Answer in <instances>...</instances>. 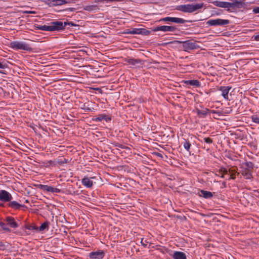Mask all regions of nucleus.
<instances>
[{
	"label": "nucleus",
	"mask_w": 259,
	"mask_h": 259,
	"mask_svg": "<svg viewBox=\"0 0 259 259\" xmlns=\"http://www.w3.org/2000/svg\"><path fill=\"white\" fill-rule=\"evenodd\" d=\"M104 256L105 253L101 250L92 251L89 254V257L91 259H102Z\"/></svg>",
	"instance_id": "9d476101"
},
{
	"label": "nucleus",
	"mask_w": 259,
	"mask_h": 259,
	"mask_svg": "<svg viewBox=\"0 0 259 259\" xmlns=\"http://www.w3.org/2000/svg\"><path fill=\"white\" fill-rule=\"evenodd\" d=\"M175 30V28L173 26H166V25H162V26H157L153 28L152 30L153 31H161L163 32H173Z\"/></svg>",
	"instance_id": "1a4fd4ad"
},
{
	"label": "nucleus",
	"mask_w": 259,
	"mask_h": 259,
	"mask_svg": "<svg viewBox=\"0 0 259 259\" xmlns=\"http://www.w3.org/2000/svg\"><path fill=\"white\" fill-rule=\"evenodd\" d=\"M252 12L254 14L259 13V7L254 8L252 10Z\"/></svg>",
	"instance_id": "58836bf2"
},
{
	"label": "nucleus",
	"mask_w": 259,
	"mask_h": 259,
	"mask_svg": "<svg viewBox=\"0 0 259 259\" xmlns=\"http://www.w3.org/2000/svg\"><path fill=\"white\" fill-rule=\"evenodd\" d=\"M10 47L15 50H21L31 52L33 49L30 45L23 41H13L10 42Z\"/></svg>",
	"instance_id": "f03ea898"
},
{
	"label": "nucleus",
	"mask_w": 259,
	"mask_h": 259,
	"mask_svg": "<svg viewBox=\"0 0 259 259\" xmlns=\"http://www.w3.org/2000/svg\"><path fill=\"white\" fill-rule=\"evenodd\" d=\"M76 26L72 22H61L59 21H54L49 23L48 25H38L36 27L38 30L46 31H61L65 29L66 26Z\"/></svg>",
	"instance_id": "f257e3e1"
},
{
	"label": "nucleus",
	"mask_w": 259,
	"mask_h": 259,
	"mask_svg": "<svg viewBox=\"0 0 259 259\" xmlns=\"http://www.w3.org/2000/svg\"><path fill=\"white\" fill-rule=\"evenodd\" d=\"M61 191V190L57 188H55L53 186L51 187V192L52 193H60Z\"/></svg>",
	"instance_id": "c9c22d12"
},
{
	"label": "nucleus",
	"mask_w": 259,
	"mask_h": 259,
	"mask_svg": "<svg viewBox=\"0 0 259 259\" xmlns=\"http://www.w3.org/2000/svg\"><path fill=\"white\" fill-rule=\"evenodd\" d=\"M8 202L9 203L7 204V206L14 210L20 209L22 207L24 206L23 205L20 204L19 202L16 201H12V200H10Z\"/></svg>",
	"instance_id": "2eb2a0df"
},
{
	"label": "nucleus",
	"mask_w": 259,
	"mask_h": 259,
	"mask_svg": "<svg viewBox=\"0 0 259 259\" xmlns=\"http://www.w3.org/2000/svg\"><path fill=\"white\" fill-rule=\"evenodd\" d=\"M50 225V222L46 221L43 223L41 226L38 228V231H42L45 229L48 230L49 226Z\"/></svg>",
	"instance_id": "bb28decb"
},
{
	"label": "nucleus",
	"mask_w": 259,
	"mask_h": 259,
	"mask_svg": "<svg viewBox=\"0 0 259 259\" xmlns=\"http://www.w3.org/2000/svg\"><path fill=\"white\" fill-rule=\"evenodd\" d=\"M116 146H118V145H116ZM118 147H121V145H119V146H118Z\"/></svg>",
	"instance_id": "8fccbe9b"
},
{
	"label": "nucleus",
	"mask_w": 259,
	"mask_h": 259,
	"mask_svg": "<svg viewBox=\"0 0 259 259\" xmlns=\"http://www.w3.org/2000/svg\"><path fill=\"white\" fill-rule=\"evenodd\" d=\"M7 65L6 64H4L1 62H0V68L1 69H4L6 68Z\"/></svg>",
	"instance_id": "a19ab883"
},
{
	"label": "nucleus",
	"mask_w": 259,
	"mask_h": 259,
	"mask_svg": "<svg viewBox=\"0 0 259 259\" xmlns=\"http://www.w3.org/2000/svg\"><path fill=\"white\" fill-rule=\"evenodd\" d=\"M227 170V175L229 177L227 179V180L230 181L231 180H235L236 178V176L239 175V172L237 171V168L235 166H228L226 167Z\"/></svg>",
	"instance_id": "39448f33"
},
{
	"label": "nucleus",
	"mask_w": 259,
	"mask_h": 259,
	"mask_svg": "<svg viewBox=\"0 0 259 259\" xmlns=\"http://www.w3.org/2000/svg\"><path fill=\"white\" fill-rule=\"evenodd\" d=\"M182 43L183 50L186 52H189L190 50L197 49L199 48V46L196 42L191 40L184 41Z\"/></svg>",
	"instance_id": "20e7f679"
},
{
	"label": "nucleus",
	"mask_w": 259,
	"mask_h": 259,
	"mask_svg": "<svg viewBox=\"0 0 259 259\" xmlns=\"http://www.w3.org/2000/svg\"><path fill=\"white\" fill-rule=\"evenodd\" d=\"M198 195L205 199L211 198L213 197V194L211 192L203 190H200Z\"/></svg>",
	"instance_id": "aec40b11"
},
{
	"label": "nucleus",
	"mask_w": 259,
	"mask_h": 259,
	"mask_svg": "<svg viewBox=\"0 0 259 259\" xmlns=\"http://www.w3.org/2000/svg\"><path fill=\"white\" fill-rule=\"evenodd\" d=\"M149 33V31L147 30L145 28H133L132 30V34H148Z\"/></svg>",
	"instance_id": "412c9836"
},
{
	"label": "nucleus",
	"mask_w": 259,
	"mask_h": 259,
	"mask_svg": "<svg viewBox=\"0 0 259 259\" xmlns=\"http://www.w3.org/2000/svg\"><path fill=\"white\" fill-rule=\"evenodd\" d=\"M198 115H200V114L206 115V112H202V111H201L199 110L198 111Z\"/></svg>",
	"instance_id": "c03bdc74"
},
{
	"label": "nucleus",
	"mask_w": 259,
	"mask_h": 259,
	"mask_svg": "<svg viewBox=\"0 0 259 259\" xmlns=\"http://www.w3.org/2000/svg\"><path fill=\"white\" fill-rule=\"evenodd\" d=\"M203 6V3L191 4L178 6L177 8L178 10L184 12H193L201 9Z\"/></svg>",
	"instance_id": "7ed1b4c3"
},
{
	"label": "nucleus",
	"mask_w": 259,
	"mask_h": 259,
	"mask_svg": "<svg viewBox=\"0 0 259 259\" xmlns=\"http://www.w3.org/2000/svg\"><path fill=\"white\" fill-rule=\"evenodd\" d=\"M6 221L8 224L12 228H16L18 226L17 222L15 221L14 218L12 217H7Z\"/></svg>",
	"instance_id": "b1692460"
},
{
	"label": "nucleus",
	"mask_w": 259,
	"mask_h": 259,
	"mask_svg": "<svg viewBox=\"0 0 259 259\" xmlns=\"http://www.w3.org/2000/svg\"><path fill=\"white\" fill-rule=\"evenodd\" d=\"M4 244L3 242L2 241H0V247H4Z\"/></svg>",
	"instance_id": "49530a36"
},
{
	"label": "nucleus",
	"mask_w": 259,
	"mask_h": 259,
	"mask_svg": "<svg viewBox=\"0 0 259 259\" xmlns=\"http://www.w3.org/2000/svg\"><path fill=\"white\" fill-rule=\"evenodd\" d=\"M204 141L205 142H206L207 144H211L212 143V140L209 137L204 138Z\"/></svg>",
	"instance_id": "e433bc0d"
},
{
	"label": "nucleus",
	"mask_w": 259,
	"mask_h": 259,
	"mask_svg": "<svg viewBox=\"0 0 259 259\" xmlns=\"http://www.w3.org/2000/svg\"><path fill=\"white\" fill-rule=\"evenodd\" d=\"M159 22L164 21V22H172L177 23H184L185 22V20L178 17H164L162 19H161L159 20Z\"/></svg>",
	"instance_id": "9b49d317"
},
{
	"label": "nucleus",
	"mask_w": 259,
	"mask_h": 259,
	"mask_svg": "<svg viewBox=\"0 0 259 259\" xmlns=\"http://www.w3.org/2000/svg\"><path fill=\"white\" fill-rule=\"evenodd\" d=\"M230 23V21L227 19H217L210 20L207 22V24L210 26H225Z\"/></svg>",
	"instance_id": "423d86ee"
},
{
	"label": "nucleus",
	"mask_w": 259,
	"mask_h": 259,
	"mask_svg": "<svg viewBox=\"0 0 259 259\" xmlns=\"http://www.w3.org/2000/svg\"><path fill=\"white\" fill-rule=\"evenodd\" d=\"M62 0H47L46 3L50 7L58 6L64 5Z\"/></svg>",
	"instance_id": "f3484780"
},
{
	"label": "nucleus",
	"mask_w": 259,
	"mask_h": 259,
	"mask_svg": "<svg viewBox=\"0 0 259 259\" xmlns=\"http://www.w3.org/2000/svg\"><path fill=\"white\" fill-rule=\"evenodd\" d=\"M241 165L242 166V167H246V169L248 168L251 171L253 167V164L251 162H246L243 163Z\"/></svg>",
	"instance_id": "cd10ccee"
},
{
	"label": "nucleus",
	"mask_w": 259,
	"mask_h": 259,
	"mask_svg": "<svg viewBox=\"0 0 259 259\" xmlns=\"http://www.w3.org/2000/svg\"><path fill=\"white\" fill-rule=\"evenodd\" d=\"M21 13H22L23 14H35V11H23Z\"/></svg>",
	"instance_id": "4c0bfd02"
},
{
	"label": "nucleus",
	"mask_w": 259,
	"mask_h": 259,
	"mask_svg": "<svg viewBox=\"0 0 259 259\" xmlns=\"http://www.w3.org/2000/svg\"><path fill=\"white\" fill-rule=\"evenodd\" d=\"M123 0H96V2L98 3H102L104 2H121Z\"/></svg>",
	"instance_id": "f704fd0d"
},
{
	"label": "nucleus",
	"mask_w": 259,
	"mask_h": 259,
	"mask_svg": "<svg viewBox=\"0 0 259 259\" xmlns=\"http://www.w3.org/2000/svg\"><path fill=\"white\" fill-rule=\"evenodd\" d=\"M231 88L229 86H221L219 88V90L222 92V96L225 100H229L228 94Z\"/></svg>",
	"instance_id": "f8f14e48"
},
{
	"label": "nucleus",
	"mask_w": 259,
	"mask_h": 259,
	"mask_svg": "<svg viewBox=\"0 0 259 259\" xmlns=\"http://www.w3.org/2000/svg\"><path fill=\"white\" fill-rule=\"evenodd\" d=\"M183 82L186 85H189L195 87H200L201 83L198 80H183Z\"/></svg>",
	"instance_id": "6ab92c4d"
},
{
	"label": "nucleus",
	"mask_w": 259,
	"mask_h": 259,
	"mask_svg": "<svg viewBox=\"0 0 259 259\" xmlns=\"http://www.w3.org/2000/svg\"><path fill=\"white\" fill-rule=\"evenodd\" d=\"M13 199L12 195L5 190H0V201L3 202H8Z\"/></svg>",
	"instance_id": "0eeeda50"
},
{
	"label": "nucleus",
	"mask_w": 259,
	"mask_h": 259,
	"mask_svg": "<svg viewBox=\"0 0 259 259\" xmlns=\"http://www.w3.org/2000/svg\"><path fill=\"white\" fill-rule=\"evenodd\" d=\"M250 118L252 122L259 124V116L257 114L253 115Z\"/></svg>",
	"instance_id": "7c9ffc66"
},
{
	"label": "nucleus",
	"mask_w": 259,
	"mask_h": 259,
	"mask_svg": "<svg viewBox=\"0 0 259 259\" xmlns=\"http://www.w3.org/2000/svg\"><path fill=\"white\" fill-rule=\"evenodd\" d=\"M245 168L241 166V173L246 179H250L252 178V171Z\"/></svg>",
	"instance_id": "dca6fc26"
},
{
	"label": "nucleus",
	"mask_w": 259,
	"mask_h": 259,
	"mask_svg": "<svg viewBox=\"0 0 259 259\" xmlns=\"http://www.w3.org/2000/svg\"><path fill=\"white\" fill-rule=\"evenodd\" d=\"M112 118L110 116L106 115L105 114H100L96 117L94 119V120L96 122H101L104 120L107 122H110Z\"/></svg>",
	"instance_id": "4468645a"
},
{
	"label": "nucleus",
	"mask_w": 259,
	"mask_h": 259,
	"mask_svg": "<svg viewBox=\"0 0 259 259\" xmlns=\"http://www.w3.org/2000/svg\"><path fill=\"white\" fill-rule=\"evenodd\" d=\"M92 7H93V6L89 7V8L88 9H86V10L90 11V10H92Z\"/></svg>",
	"instance_id": "de8ad7c7"
},
{
	"label": "nucleus",
	"mask_w": 259,
	"mask_h": 259,
	"mask_svg": "<svg viewBox=\"0 0 259 259\" xmlns=\"http://www.w3.org/2000/svg\"><path fill=\"white\" fill-rule=\"evenodd\" d=\"M172 257L174 259H187L185 253L179 251H175L172 255Z\"/></svg>",
	"instance_id": "4be33fe9"
},
{
	"label": "nucleus",
	"mask_w": 259,
	"mask_h": 259,
	"mask_svg": "<svg viewBox=\"0 0 259 259\" xmlns=\"http://www.w3.org/2000/svg\"><path fill=\"white\" fill-rule=\"evenodd\" d=\"M184 141L183 142V146L184 148L188 151L190 152L191 144L190 142L187 139H183Z\"/></svg>",
	"instance_id": "a878e982"
},
{
	"label": "nucleus",
	"mask_w": 259,
	"mask_h": 259,
	"mask_svg": "<svg viewBox=\"0 0 259 259\" xmlns=\"http://www.w3.org/2000/svg\"><path fill=\"white\" fill-rule=\"evenodd\" d=\"M124 61L127 63V65L132 66H136L138 64H143V61L139 59H134L133 58H127Z\"/></svg>",
	"instance_id": "ddd939ff"
},
{
	"label": "nucleus",
	"mask_w": 259,
	"mask_h": 259,
	"mask_svg": "<svg viewBox=\"0 0 259 259\" xmlns=\"http://www.w3.org/2000/svg\"><path fill=\"white\" fill-rule=\"evenodd\" d=\"M47 166H56L55 160H48L45 162Z\"/></svg>",
	"instance_id": "72a5a7b5"
},
{
	"label": "nucleus",
	"mask_w": 259,
	"mask_h": 259,
	"mask_svg": "<svg viewBox=\"0 0 259 259\" xmlns=\"http://www.w3.org/2000/svg\"><path fill=\"white\" fill-rule=\"evenodd\" d=\"M123 33L124 34H132V30L129 29H126V30H124Z\"/></svg>",
	"instance_id": "37998d69"
},
{
	"label": "nucleus",
	"mask_w": 259,
	"mask_h": 259,
	"mask_svg": "<svg viewBox=\"0 0 259 259\" xmlns=\"http://www.w3.org/2000/svg\"><path fill=\"white\" fill-rule=\"evenodd\" d=\"M252 38H253L254 40L255 41H259V34L254 35Z\"/></svg>",
	"instance_id": "ea45409f"
},
{
	"label": "nucleus",
	"mask_w": 259,
	"mask_h": 259,
	"mask_svg": "<svg viewBox=\"0 0 259 259\" xmlns=\"http://www.w3.org/2000/svg\"><path fill=\"white\" fill-rule=\"evenodd\" d=\"M213 4L217 7L228 8L229 10V6L230 5V2H221L219 1H215L212 2Z\"/></svg>",
	"instance_id": "a211bd4d"
},
{
	"label": "nucleus",
	"mask_w": 259,
	"mask_h": 259,
	"mask_svg": "<svg viewBox=\"0 0 259 259\" xmlns=\"http://www.w3.org/2000/svg\"><path fill=\"white\" fill-rule=\"evenodd\" d=\"M223 184H224V185H226V182H223Z\"/></svg>",
	"instance_id": "3c124183"
},
{
	"label": "nucleus",
	"mask_w": 259,
	"mask_h": 259,
	"mask_svg": "<svg viewBox=\"0 0 259 259\" xmlns=\"http://www.w3.org/2000/svg\"><path fill=\"white\" fill-rule=\"evenodd\" d=\"M25 228L27 230L35 231H38V228L36 225H27L25 226Z\"/></svg>",
	"instance_id": "2f4dec72"
},
{
	"label": "nucleus",
	"mask_w": 259,
	"mask_h": 259,
	"mask_svg": "<svg viewBox=\"0 0 259 259\" xmlns=\"http://www.w3.org/2000/svg\"><path fill=\"white\" fill-rule=\"evenodd\" d=\"M0 206L4 207V204L1 202H0Z\"/></svg>",
	"instance_id": "09e8293b"
},
{
	"label": "nucleus",
	"mask_w": 259,
	"mask_h": 259,
	"mask_svg": "<svg viewBox=\"0 0 259 259\" xmlns=\"http://www.w3.org/2000/svg\"><path fill=\"white\" fill-rule=\"evenodd\" d=\"M143 238H142L141 243V244H142V245L143 246L146 247V244L145 243H144V242H143Z\"/></svg>",
	"instance_id": "a18cd8bd"
},
{
	"label": "nucleus",
	"mask_w": 259,
	"mask_h": 259,
	"mask_svg": "<svg viewBox=\"0 0 259 259\" xmlns=\"http://www.w3.org/2000/svg\"><path fill=\"white\" fill-rule=\"evenodd\" d=\"M227 175V170L226 167H221L218 171H217L215 175L221 177V178H225Z\"/></svg>",
	"instance_id": "393cba45"
},
{
	"label": "nucleus",
	"mask_w": 259,
	"mask_h": 259,
	"mask_svg": "<svg viewBox=\"0 0 259 259\" xmlns=\"http://www.w3.org/2000/svg\"><path fill=\"white\" fill-rule=\"evenodd\" d=\"M229 10L231 12L236 11V9H240L244 7L245 4L242 2L235 1L233 3H230Z\"/></svg>",
	"instance_id": "6e6552de"
},
{
	"label": "nucleus",
	"mask_w": 259,
	"mask_h": 259,
	"mask_svg": "<svg viewBox=\"0 0 259 259\" xmlns=\"http://www.w3.org/2000/svg\"><path fill=\"white\" fill-rule=\"evenodd\" d=\"M0 226L2 227V228L7 232H10V229L7 227V225L3 222H0Z\"/></svg>",
	"instance_id": "473e14b6"
},
{
	"label": "nucleus",
	"mask_w": 259,
	"mask_h": 259,
	"mask_svg": "<svg viewBox=\"0 0 259 259\" xmlns=\"http://www.w3.org/2000/svg\"><path fill=\"white\" fill-rule=\"evenodd\" d=\"M55 160L56 162V165L57 164H63L67 163V160L63 157H59Z\"/></svg>",
	"instance_id": "c756f323"
},
{
	"label": "nucleus",
	"mask_w": 259,
	"mask_h": 259,
	"mask_svg": "<svg viewBox=\"0 0 259 259\" xmlns=\"http://www.w3.org/2000/svg\"><path fill=\"white\" fill-rule=\"evenodd\" d=\"M82 184L87 188H91L93 185V182L90 178L84 177L81 180Z\"/></svg>",
	"instance_id": "5701e85b"
},
{
	"label": "nucleus",
	"mask_w": 259,
	"mask_h": 259,
	"mask_svg": "<svg viewBox=\"0 0 259 259\" xmlns=\"http://www.w3.org/2000/svg\"><path fill=\"white\" fill-rule=\"evenodd\" d=\"M51 187H52V186L40 184L38 185V188L39 189L44 190V191H46V192H51Z\"/></svg>",
	"instance_id": "c85d7f7f"
},
{
	"label": "nucleus",
	"mask_w": 259,
	"mask_h": 259,
	"mask_svg": "<svg viewBox=\"0 0 259 259\" xmlns=\"http://www.w3.org/2000/svg\"><path fill=\"white\" fill-rule=\"evenodd\" d=\"M75 10V9L74 8H67V9L64 10L63 11L73 12V11H74Z\"/></svg>",
	"instance_id": "79ce46f5"
}]
</instances>
